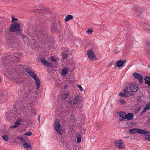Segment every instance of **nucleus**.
Listing matches in <instances>:
<instances>
[{
	"label": "nucleus",
	"instance_id": "nucleus-1",
	"mask_svg": "<svg viewBox=\"0 0 150 150\" xmlns=\"http://www.w3.org/2000/svg\"><path fill=\"white\" fill-rule=\"evenodd\" d=\"M22 57V55L20 53H16L12 54H9L6 58V59H9L11 62L16 61L18 59Z\"/></svg>",
	"mask_w": 150,
	"mask_h": 150
},
{
	"label": "nucleus",
	"instance_id": "nucleus-2",
	"mask_svg": "<svg viewBox=\"0 0 150 150\" xmlns=\"http://www.w3.org/2000/svg\"><path fill=\"white\" fill-rule=\"evenodd\" d=\"M54 127L56 132L60 134H62L63 131L61 128V126L60 123L59 119H56L54 122Z\"/></svg>",
	"mask_w": 150,
	"mask_h": 150
},
{
	"label": "nucleus",
	"instance_id": "nucleus-3",
	"mask_svg": "<svg viewBox=\"0 0 150 150\" xmlns=\"http://www.w3.org/2000/svg\"><path fill=\"white\" fill-rule=\"evenodd\" d=\"M129 132L131 134L138 133L141 134H146L149 133L147 131L143 129H139L138 128H134L129 129Z\"/></svg>",
	"mask_w": 150,
	"mask_h": 150
},
{
	"label": "nucleus",
	"instance_id": "nucleus-4",
	"mask_svg": "<svg viewBox=\"0 0 150 150\" xmlns=\"http://www.w3.org/2000/svg\"><path fill=\"white\" fill-rule=\"evenodd\" d=\"M34 35H38L39 38H41L42 40L46 39L48 38V35L47 32L45 31L41 30L35 31L33 32Z\"/></svg>",
	"mask_w": 150,
	"mask_h": 150
},
{
	"label": "nucleus",
	"instance_id": "nucleus-5",
	"mask_svg": "<svg viewBox=\"0 0 150 150\" xmlns=\"http://www.w3.org/2000/svg\"><path fill=\"white\" fill-rule=\"evenodd\" d=\"M87 55L89 58L91 60H93L96 58V56L94 54L93 52L91 49L88 50Z\"/></svg>",
	"mask_w": 150,
	"mask_h": 150
},
{
	"label": "nucleus",
	"instance_id": "nucleus-6",
	"mask_svg": "<svg viewBox=\"0 0 150 150\" xmlns=\"http://www.w3.org/2000/svg\"><path fill=\"white\" fill-rule=\"evenodd\" d=\"M20 28V25L18 23L12 24L10 26V30L11 31H15L18 30Z\"/></svg>",
	"mask_w": 150,
	"mask_h": 150
},
{
	"label": "nucleus",
	"instance_id": "nucleus-7",
	"mask_svg": "<svg viewBox=\"0 0 150 150\" xmlns=\"http://www.w3.org/2000/svg\"><path fill=\"white\" fill-rule=\"evenodd\" d=\"M115 145L117 148L120 149H123L125 147V145L121 140L115 141Z\"/></svg>",
	"mask_w": 150,
	"mask_h": 150
},
{
	"label": "nucleus",
	"instance_id": "nucleus-8",
	"mask_svg": "<svg viewBox=\"0 0 150 150\" xmlns=\"http://www.w3.org/2000/svg\"><path fill=\"white\" fill-rule=\"evenodd\" d=\"M40 61L45 65L48 66L50 67H52L53 66V64L52 63L47 61L44 58H41L40 59Z\"/></svg>",
	"mask_w": 150,
	"mask_h": 150
},
{
	"label": "nucleus",
	"instance_id": "nucleus-9",
	"mask_svg": "<svg viewBox=\"0 0 150 150\" xmlns=\"http://www.w3.org/2000/svg\"><path fill=\"white\" fill-rule=\"evenodd\" d=\"M138 88V86L137 85L131 84L129 86L128 90L131 92H136L137 91Z\"/></svg>",
	"mask_w": 150,
	"mask_h": 150
},
{
	"label": "nucleus",
	"instance_id": "nucleus-10",
	"mask_svg": "<svg viewBox=\"0 0 150 150\" xmlns=\"http://www.w3.org/2000/svg\"><path fill=\"white\" fill-rule=\"evenodd\" d=\"M133 75L135 79L139 81L140 82L142 81L143 78L141 75L137 73H135L133 74Z\"/></svg>",
	"mask_w": 150,
	"mask_h": 150
},
{
	"label": "nucleus",
	"instance_id": "nucleus-11",
	"mask_svg": "<svg viewBox=\"0 0 150 150\" xmlns=\"http://www.w3.org/2000/svg\"><path fill=\"white\" fill-rule=\"evenodd\" d=\"M25 71L28 73L30 76L33 78H34L36 77L37 76H36L35 74L31 70L29 69H25Z\"/></svg>",
	"mask_w": 150,
	"mask_h": 150
},
{
	"label": "nucleus",
	"instance_id": "nucleus-12",
	"mask_svg": "<svg viewBox=\"0 0 150 150\" xmlns=\"http://www.w3.org/2000/svg\"><path fill=\"white\" fill-rule=\"evenodd\" d=\"M21 37V38L23 39V41L25 44L29 45H30V39L23 35H22Z\"/></svg>",
	"mask_w": 150,
	"mask_h": 150
},
{
	"label": "nucleus",
	"instance_id": "nucleus-13",
	"mask_svg": "<svg viewBox=\"0 0 150 150\" xmlns=\"http://www.w3.org/2000/svg\"><path fill=\"white\" fill-rule=\"evenodd\" d=\"M34 79L35 82V83L36 84V89H38L40 88V81L38 78V77L37 76Z\"/></svg>",
	"mask_w": 150,
	"mask_h": 150
},
{
	"label": "nucleus",
	"instance_id": "nucleus-14",
	"mask_svg": "<svg viewBox=\"0 0 150 150\" xmlns=\"http://www.w3.org/2000/svg\"><path fill=\"white\" fill-rule=\"evenodd\" d=\"M134 115L132 113H129L126 115L125 119L128 120H131L133 119Z\"/></svg>",
	"mask_w": 150,
	"mask_h": 150
},
{
	"label": "nucleus",
	"instance_id": "nucleus-15",
	"mask_svg": "<svg viewBox=\"0 0 150 150\" xmlns=\"http://www.w3.org/2000/svg\"><path fill=\"white\" fill-rule=\"evenodd\" d=\"M21 120L20 119H18L14 123V125H12L11 127L13 128H15L18 127L21 123Z\"/></svg>",
	"mask_w": 150,
	"mask_h": 150
},
{
	"label": "nucleus",
	"instance_id": "nucleus-16",
	"mask_svg": "<svg viewBox=\"0 0 150 150\" xmlns=\"http://www.w3.org/2000/svg\"><path fill=\"white\" fill-rule=\"evenodd\" d=\"M144 79L145 80V83L147 84L150 87V77L146 76Z\"/></svg>",
	"mask_w": 150,
	"mask_h": 150
},
{
	"label": "nucleus",
	"instance_id": "nucleus-17",
	"mask_svg": "<svg viewBox=\"0 0 150 150\" xmlns=\"http://www.w3.org/2000/svg\"><path fill=\"white\" fill-rule=\"evenodd\" d=\"M117 115L119 116L122 117L123 118H125L126 117L125 113L124 112H118L117 113Z\"/></svg>",
	"mask_w": 150,
	"mask_h": 150
},
{
	"label": "nucleus",
	"instance_id": "nucleus-18",
	"mask_svg": "<svg viewBox=\"0 0 150 150\" xmlns=\"http://www.w3.org/2000/svg\"><path fill=\"white\" fill-rule=\"evenodd\" d=\"M4 94H1L0 96V102L1 103H3L6 100V99L4 98Z\"/></svg>",
	"mask_w": 150,
	"mask_h": 150
},
{
	"label": "nucleus",
	"instance_id": "nucleus-19",
	"mask_svg": "<svg viewBox=\"0 0 150 150\" xmlns=\"http://www.w3.org/2000/svg\"><path fill=\"white\" fill-rule=\"evenodd\" d=\"M73 18V16L71 15H69L67 16L64 20L66 21H68Z\"/></svg>",
	"mask_w": 150,
	"mask_h": 150
},
{
	"label": "nucleus",
	"instance_id": "nucleus-20",
	"mask_svg": "<svg viewBox=\"0 0 150 150\" xmlns=\"http://www.w3.org/2000/svg\"><path fill=\"white\" fill-rule=\"evenodd\" d=\"M124 63L123 60H119L117 62V65L118 67H121Z\"/></svg>",
	"mask_w": 150,
	"mask_h": 150
},
{
	"label": "nucleus",
	"instance_id": "nucleus-21",
	"mask_svg": "<svg viewBox=\"0 0 150 150\" xmlns=\"http://www.w3.org/2000/svg\"><path fill=\"white\" fill-rule=\"evenodd\" d=\"M79 96H77L74 98L73 99V103L74 104H77L79 101Z\"/></svg>",
	"mask_w": 150,
	"mask_h": 150
},
{
	"label": "nucleus",
	"instance_id": "nucleus-22",
	"mask_svg": "<svg viewBox=\"0 0 150 150\" xmlns=\"http://www.w3.org/2000/svg\"><path fill=\"white\" fill-rule=\"evenodd\" d=\"M68 68H64L63 69L62 72V74L63 76H64L66 74L68 71Z\"/></svg>",
	"mask_w": 150,
	"mask_h": 150
},
{
	"label": "nucleus",
	"instance_id": "nucleus-23",
	"mask_svg": "<svg viewBox=\"0 0 150 150\" xmlns=\"http://www.w3.org/2000/svg\"><path fill=\"white\" fill-rule=\"evenodd\" d=\"M5 25L3 22L0 21V28L1 29H4Z\"/></svg>",
	"mask_w": 150,
	"mask_h": 150
},
{
	"label": "nucleus",
	"instance_id": "nucleus-24",
	"mask_svg": "<svg viewBox=\"0 0 150 150\" xmlns=\"http://www.w3.org/2000/svg\"><path fill=\"white\" fill-rule=\"evenodd\" d=\"M24 147L25 148H29L30 149H31V146L30 144L26 142L24 143L23 144Z\"/></svg>",
	"mask_w": 150,
	"mask_h": 150
},
{
	"label": "nucleus",
	"instance_id": "nucleus-25",
	"mask_svg": "<svg viewBox=\"0 0 150 150\" xmlns=\"http://www.w3.org/2000/svg\"><path fill=\"white\" fill-rule=\"evenodd\" d=\"M70 95L69 93H67L64 94L62 96V98L63 99H65L68 97Z\"/></svg>",
	"mask_w": 150,
	"mask_h": 150
},
{
	"label": "nucleus",
	"instance_id": "nucleus-26",
	"mask_svg": "<svg viewBox=\"0 0 150 150\" xmlns=\"http://www.w3.org/2000/svg\"><path fill=\"white\" fill-rule=\"evenodd\" d=\"M35 39L32 40V41L34 42V44L35 45V47L36 48L38 47H41L40 46H38V44H37V42L35 41Z\"/></svg>",
	"mask_w": 150,
	"mask_h": 150
},
{
	"label": "nucleus",
	"instance_id": "nucleus-27",
	"mask_svg": "<svg viewBox=\"0 0 150 150\" xmlns=\"http://www.w3.org/2000/svg\"><path fill=\"white\" fill-rule=\"evenodd\" d=\"M119 95L120 96H121L123 97H124L127 98L128 97V96L127 95L124 93H120Z\"/></svg>",
	"mask_w": 150,
	"mask_h": 150
},
{
	"label": "nucleus",
	"instance_id": "nucleus-28",
	"mask_svg": "<svg viewBox=\"0 0 150 150\" xmlns=\"http://www.w3.org/2000/svg\"><path fill=\"white\" fill-rule=\"evenodd\" d=\"M128 88L127 86L125 87V89L123 90V92L126 93H129L130 92L129 91H128Z\"/></svg>",
	"mask_w": 150,
	"mask_h": 150
},
{
	"label": "nucleus",
	"instance_id": "nucleus-29",
	"mask_svg": "<svg viewBox=\"0 0 150 150\" xmlns=\"http://www.w3.org/2000/svg\"><path fill=\"white\" fill-rule=\"evenodd\" d=\"M23 78L22 77H19L18 78H17L16 80V81L18 82H20L23 81Z\"/></svg>",
	"mask_w": 150,
	"mask_h": 150
},
{
	"label": "nucleus",
	"instance_id": "nucleus-30",
	"mask_svg": "<svg viewBox=\"0 0 150 150\" xmlns=\"http://www.w3.org/2000/svg\"><path fill=\"white\" fill-rule=\"evenodd\" d=\"M93 32V30L92 29H88L86 31V33L88 34H91Z\"/></svg>",
	"mask_w": 150,
	"mask_h": 150
},
{
	"label": "nucleus",
	"instance_id": "nucleus-31",
	"mask_svg": "<svg viewBox=\"0 0 150 150\" xmlns=\"http://www.w3.org/2000/svg\"><path fill=\"white\" fill-rule=\"evenodd\" d=\"M144 138L147 140L150 141V135H146L144 136Z\"/></svg>",
	"mask_w": 150,
	"mask_h": 150
},
{
	"label": "nucleus",
	"instance_id": "nucleus-32",
	"mask_svg": "<svg viewBox=\"0 0 150 150\" xmlns=\"http://www.w3.org/2000/svg\"><path fill=\"white\" fill-rule=\"evenodd\" d=\"M10 70V69H8V70L6 71V73H5V74L7 76H8V74L9 75L11 74V72H12V73L13 72L12 71H11Z\"/></svg>",
	"mask_w": 150,
	"mask_h": 150
},
{
	"label": "nucleus",
	"instance_id": "nucleus-33",
	"mask_svg": "<svg viewBox=\"0 0 150 150\" xmlns=\"http://www.w3.org/2000/svg\"><path fill=\"white\" fill-rule=\"evenodd\" d=\"M145 108L147 110H149L150 108V102L147 103L145 105Z\"/></svg>",
	"mask_w": 150,
	"mask_h": 150
},
{
	"label": "nucleus",
	"instance_id": "nucleus-34",
	"mask_svg": "<svg viewBox=\"0 0 150 150\" xmlns=\"http://www.w3.org/2000/svg\"><path fill=\"white\" fill-rule=\"evenodd\" d=\"M32 134V132L30 131H28L26 132L24 134L25 135H26L28 136H31Z\"/></svg>",
	"mask_w": 150,
	"mask_h": 150
},
{
	"label": "nucleus",
	"instance_id": "nucleus-35",
	"mask_svg": "<svg viewBox=\"0 0 150 150\" xmlns=\"http://www.w3.org/2000/svg\"><path fill=\"white\" fill-rule=\"evenodd\" d=\"M2 137L4 140L6 141H7L8 139V137L6 135L2 136Z\"/></svg>",
	"mask_w": 150,
	"mask_h": 150
},
{
	"label": "nucleus",
	"instance_id": "nucleus-36",
	"mask_svg": "<svg viewBox=\"0 0 150 150\" xmlns=\"http://www.w3.org/2000/svg\"><path fill=\"white\" fill-rule=\"evenodd\" d=\"M52 28V29L54 30H55L56 28L55 26V24L54 23H52L51 25Z\"/></svg>",
	"mask_w": 150,
	"mask_h": 150
},
{
	"label": "nucleus",
	"instance_id": "nucleus-37",
	"mask_svg": "<svg viewBox=\"0 0 150 150\" xmlns=\"http://www.w3.org/2000/svg\"><path fill=\"white\" fill-rule=\"evenodd\" d=\"M77 86L81 91H83V89L82 88L81 85H78Z\"/></svg>",
	"mask_w": 150,
	"mask_h": 150
},
{
	"label": "nucleus",
	"instance_id": "nucleus-38",
	"mask_svg": "<svg viewBox=\"0 0 150 150\" xmlns=\"http://www.w3.org/2000/svg\"><path fill=\"white\" fill-rule=\"evenodd\" d=\"M68 103L71 105H73V102L72 100H70L69 101Z\"/></svg>",
	"mask_w": 150,
	"mask_h": 150
},
{
	"label": "nucleus",
	"instance_id": "nucleus-39",
	"mask_svg": "<svg viewBox=\"0 0 150 150\" xmlns=\"http://www.w3.org/2000/svg\"><path fill=\"white\" fill-rule=\"evenodd\" d=\"M31 112L32 113H33L34 114L35 113V110L34 109L32 108L31 110Z\"/></svg>",
	"mask_w": 150,
	"mask_h": 150
},
{
	"label": "nucleus",
	"instance_id": "nucleus-40",
	"mask_svg": "<svg viewBox=\"0 0 150 150\" xmlns=\"http://www.w3.org/2000/svg\"><path fill=\"white\" fill-rule=\"evenodd\" d=\"M23 90H20L18 93V95H21L23 93Z\"/></svg>",
	"mask_w": 150,
	"mask_h": 150
},
{
	"label": "nucleus",
	"instance_id": "nucleus-41",
	"mask_svg": "<svg viewBox=\"0 0 150 150\" xmlns=\"http://www.w3.org/2000/svg\"><path fill=\"white\" fill-rule=\"evenodd\" d=\"M76 137L77 138H81V136L80 134L77 133L76 134Z\"/></svg>",
	"mask_w": 150,
	"mask_h": 150
},
{
	"label": "nucleus",
	"instance_id": "nucleus-42",
	"mask_svg": "<svg viewBox=\"0 0 150 150\" xmlns=\"http://www.w3.org/2000/svg\"><path fill=\"white\" fill-rule=\"evenodd\" d=\"M12 22H13L15 21H16V20H18V19L17 18H14L13 17H12Z\"/></svg>",
	"mask_w": 150,
	"mask_h": 150
},
{
	"label": "nucleus",
	"instance_id": "nucleus-43",
	"mask_svg": "<svg viewBox=\"0 0 150 150\" xmlns=\"http://www.w3.org/2000/svg\"><path fill=\"white\" fill-rule=\"evenodd\" d=\"M120 103L122 104H125V102L124 100L122 99L120 101Z\"/></svg>",
	"mask_w": 150,
	"mask_h": 150
},
{
	"label": "nucleus",
	"instance_id": "nucleus-44",
	"mask_svg": "<svg viewBox=\"0 0 150 150\" xmlns=\"http://www.w3.org/2000/svg\"><path fill=\"white\" fill-rule=\"evenodd\" d=\"M77 143H79L81 142V138H77Z\"/></svg>",
	"mask_w": 150,
	"mask_h": 150
},
{
	"label": "nucleus",
	"instance_id": "nucleus-45",
	"mask_svg": "<svg viewBox=\"0 0 150 150\" xmlns=\"http://www.w3.org/2000/svg\"><path fill=\"white\" fill-rule=\"evenodd\" d=\"M67 54H64L62 55V57L63 58H67Z\"/></svg>",
	"mask_w": 150,
	"mask_h": 150
},
{
	"label": "nucleus",
	"instance_id": "nucleus-46",
	"mask_svg": "<svg viewBox=\"0 0 150 150\" xmlns=\"http://www.w3.org/2000/svg\"><path fill=\"white\" fill-rule=\"evenodd\" d=\"M51 60L52 61H56L55 58L53 57H51Z\"/></svg>",
	"mask_w": 150,
	"mask_h": 150
},
{
	"label": "nucleus",
	"instance_id": "nucleus-47",
	"mask_svg": "<svg viewBox=\"0 0 150 150\" xmlns=\"http://www.w3.org/2000/svg\"><path fill=\"white\" fill-rule=\"evenodd\" d=\"M147 110L144 107V110L142 111L141 113L143 114V113H144L145 112L146 110Z\"/></svg>",
	"mask_w": 150,
	"mask_h": 150
},
{
	"label": "nucleus",
	"instance_id": "nucleus-48",
	"mask_svg": "<svg viewBox=\"0 0 150 150\" xmlns=\"http://www.w3.org/2000/svg\"><path fill=\"white\" fill-rule=\"evenodd\" d=\"M17 139H19L21 141L22 140H23V138L22 137H18Z\"/></svg>",
	"mask_w": 150,
	"mask_h": 150
},
{
	"label": "nucleus",
	"instance_id": "nucleus-49",
	"mask_svg": "<svg viewBox=\"0 0 150 150\" xmlns=\"http://www.w3.org/2000/svg\"><path fill=\"white\" fill-rule=\"evenodd\" d=\"M111 64H112V62H109L107 64V67H109L111 65Z\"/></svg>",
	"mask_w": 150,
	"mask_h": 150
},
{
	"label": "nucleus",
	"instance_id": "nucleus-50",
	"mask_svg": "<svg viewBox=\"0 0 150 150\" xmlns=\"http://www.w3.org/2000/svg\"><path fill=\"white\" fill-rule=\"evenodd\" d=\"M119 51V50H118L117 48L114 51V53H116L117 52Z\"/></svg>",
	"mask_w": 150,
	"mask_h": 150
},
{
	"label": "nucleus",
	"instance_id": "nucleus-51",
	"mask_svg": "<svg viewBox=\"0 0 150 150\" xmlns=\"http://www.w3.org/2000/svg\"><path fill=\"white\" fill-rule=\"evenodd\" d=\"M21 142H22L24 143H25L26 142V141H25V139H23L22 140Z\"/></svg>",
	"mask_w": 150,
	"mask_h": 150
},
{
	"label": "nucleus",
	"instance_id": "nucleus-52",
	"mask_svg": "<svg viewBox=\"0 0 150 150\" xmlns=\"http://www.w3.org/2000/svg\"><path fill=\"white\" fill-rule=\"evenodd\" d=\"M146 44L147 45H150V43L149 42H146Z\"/></svg>",
	"mask_w": 150,
	"mask_h": 150
},
{
	"label": "nucleus",
	"instance_id": "nucleus-53",
	"mask_svg": "<svg viewBox=\"0 0 150 150\" xmlns=\"http://www.w3.org/2000/svg\"><path fill=\"white\" fill-rule=\"evenodd\" d=\"M40 115L39 116L38 118V120L39 122L40 119Z\"/></svg>",
	"mask_w": 150,
	"mask_h": 150
},
{
	"label": "nucleus",
	"instance_id": "nucleus-54",
	"mask_svg": "<svg viewBox=\"0 0 150 150\" xmlns=\"http://www.w3.org/2000/svg\"><path fill=\"white\" fill-rule=\"evenodd\" d=\"M8 56V55L6 57V61L8 60V62H9V61H10V62H11V61L10 60V59L8 60V59H6V58Z\"/></svg>",
	"mask_w": 150,
	"mask_h": 150
},
{
	"label": "nucleus",
	"instance_id": "nucleus-55",
	"mask_svg": "<svg viewBox=\"0 0 150 150\" xmlns=\"http://www.w3.org/2000/svg\"><path fill=\"white\" fill-rule=\"evenodd\" d=\"M23 88H24V89H28V88H26L24 86H23Z\"/></svg>",
	"mask_w": 150,
	"mask_h": 150
},
{
	"label": "nucleus",
	"instance_id": "nucleus-56",
	"mask_svg": "<svg viewBox=\"0 0 150 150\" xmlns=\"http://www.w3.org/2000/svg\"><path fill=\"white\" fill-rule=\"evenodd\" d=\"M40 10H38L36 11V12H40Z\"/></svg>",
	"mask_w": 150,
	"mask_h": 150
},
{
	"label": "nucleus",
	"instance_id": "nucleus-57",
	"mask_svg": "<svg viewBox=\"0 0 150 150\" xmlns=\"http://www.w3.org/2000/svg\"><path fill=\"white\" fill-rule=\"evenodd\" d=\"M125 138H129V136H127L125 137Z\"/></svg>",
	"mask_w": 150,
	"mask_h": 150
},
{
	"label": "nucleus",
	"instance_id": "nucleus-58",
	"mask_svg": "<svg viewBox=\"0 0 150 150\" xmlns=\"http://www.w3.org/2000/svg\"><path fill=\"white\" fill-rule=\"evenodd\" d=\"M2 32V31L1 30H0V34H1Z\"/></svg>",
	"mask_w": 150,
	"mask_h": 150
},
{
	"label": "nucleus",
	"instance_id": "nucleus-59",
	"mask_svg": "<svg viewBox=\"0 0 150 150\" xmlns=\"http://www.w3.org/2000/svg\"><path fill=\"white\" fill-rule=\"evenodd\" d=\"M145 30H146V31H148V29H146H146H145Z\"/></svg>",
	"mask_w": 150,
	"mask_h": 150
},
{
	"label": "nucleus",
	"instance_id": "nucleus-60",
	"mask_svg": "<svg viewBox=\"0 0 150 150\" xmlns=\"http://www.w3.org/2000/svg\"><path fill=\"white\" fill-rule=\"evenodd\" d=\"M119 120H122V119H119Z\"/></svg>",
	"mask_w": 150,
	"mask_h": 150
},
{
	"label": "nucleus",
	"instance_id": "nucleus-61",
	"mask_svg": "<svg viewBox=\"0 0 150 150\" xmlns=\"http://www.w3.org/2000/svg\"><path fill=\"white\" fill-rule=\"evenodd\" d=\"M65 87H66V86H65Z\"/></svg>",
	"mask_w": 150,
	"mask_h": 150
}]
</instances>
